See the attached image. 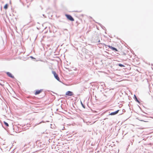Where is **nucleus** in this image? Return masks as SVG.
<instances>
[{
    "label": "nucleus",
    "mask_w": 153,
    "mask_h": 153,
    "mask_svg": "<svg viewBox=\"0 0 153 153\" xmlns=\"http://www.w3.org/2000/svg\"><path fill=\"white\" fill-rule=\"evenodd\" d=\"M52 73L53 74L55 78L58 80L59 81L60 79L58 74L55 71H52Z\"/></svg>",
    "instance_id": "nucleus-2"
},
{
    "label": "nucleus",
    "mask_w": 153,
    "mask_h": 153,
    "mask_svg": "<svg viewBox=\"0 0 153 153\" xmlns=\"http://www.w3.org/2000/svg\"><path fill=\"white\" fill-rule=\"evenodd\" d=\"M118 65L121 67H124V65L121 64H118Z\"/></svg>",
    "instance_id": "nucleus-11"
},
{
    "label": "nucleus",
    "mask_w": 153,
    "mask_h": 153,
    "mask_svg": "<svg viewBox=\"0 0 153 153\" xmlns=\"http://www.w3.org/2000/svg\"><path fill=\"white\" fill-rule=\"evenodd\" d=\"M108 46L110 49H111L113 50H114L116 51H117V49L114 47H113L111 46H110V45H108Z\"/></svg>",
    "instance_id": "nucleus-7"
},
{
    "label": "nucleus",
    "mask_w": 153,
    "mask_h": 153,
    "mask_svg": "<svg viewBox=\"0 0 153 153\" xmlns=\"http://www.w3.org/2000/svg\"><path fill=\"white\" fill-rule=\"evenodd\" d=\"M8 5L7 4H6L4 6V8L5 9V10H6L7 9V8H8Z\"/></svg>",
    "instance_id": "nucleus-9"
},
{
    "label": "nucleus",
    "mask_w": 153,
    "mask_h": 153,
    "mask_svg": "<svg viewBox=\"0 0 153 153\" xmlns=\"http://www.w3.org/2000/svg\"><path fill=\"white\" fill-rule=\"evenodd\" d=\"M43 91L42 89H40V90H36L35 91V95H36L37 94H39L41 93Z\"/></svg>",
    "instance_id": "nucleus-4"
},
{
    "label": "nucleus",
    "mask_w": 153,
    "mask_h": 153,
    "mask_svg": "<svg viewBox=\"0 0 153 153\" xmlns=\"http://www.w3.org/2000/svg\"><path fill=\"white\" fill-rule=\"evenodd\" d=\"M119 111V110H117V111H116L114 112H112L111 114H109V115H114L117 114V113H118Z\"/></svg>",
    "instance_id": "nucleus-6"
},
{
    "label": "nucleus",
    "mask_w": 153,
    "mask_h": 153,
    "mask_svg": "<svg viewBox=\"0 0 153 153\" xmlns=\"http://www.w3.org/2000/svg\"><path fill=\"white\" fill-rule=\"evenodd\" d=\"M76 12H80V11H76Z\"/></svg>",
    "instance_id": "nucleus-14"
},
{
    "label": "nucleus",
    "mask_w": 153,
    "mask_h": 153,
    "mask_svg": "<svg viewBox=\"0 0 153 153\" xmlns=\"http://www.w3.org/2000/svg\"><path fill=\"white\" fill-rule=\"evenodd\" d=\"M6 74L8 75V76L9 77L12 78H14V77L12 75V74L10 72H7L6 73Z\"/></svg>",
    "instance_id": "nucleus-5"
},
{
    "label": "nucleus",
    "mask_w": 153,
    "mask_h": 153,
    "mask_svg": "<svg viewBox=\"0 0 153 153\" xmlns=\"http://www.w3.org/2000/svg\"><path fill=\"white\" fill-rule=\"evenodd\" d=\"M134 99L137 102H138L140 104V102L137 100L136 96L134 95Z\"/></svg>",
    "instance_id": "nucleus-8"
},
{
    "label": "nucleus",
    "mask_w": 153,
    "mask_h": 153,
    "mask_svg": "<svg viewBox=\"0 0 153 153\" xmlns=\"http://www.w3.org/2000/svg\"><path fill=\"white\" fill-rule=\"evenodd\" d=\"M65 16L69 20L71 21H74V19L71 15L68 14H65Z\"/></svg>",
    "instance_id": "nucleus-1"
},
{
    "label": "nucleus",
    "mask_w": 153,
    "mask_h": 153,
    "mask_svg": "<svg viewBox=\"0 0 153 153\" xmlns=\"http://www.w3.org/2000/svg\"><path fill=\"white\" fill-rule=\"evenodd\" d=\"M65 95L67 96H72L74 94L72 92L68 91L66 93Z\"/></svg>",
    "instance_id": "nucleus-3"
},
{
    "label": "nucleus",
    "mask_w": 153,
    "mask_h": 153,
    "mask_svg": "<svg viewBox=\"0 0 153 153\" xmlns=\"http://www.w3.org/2000/svg\"><path fill=\"white\" fill-rule=\"evenodd\" d=\"M4 124L6 125V126H7V127L9 126V124H8L7 123V122H6L5 121H4Z\"/></svg>",
    "instance_id": "nucleus-10"
},
{
    "label": "nucleus",
    "mask_w": 153,
    "mask_h": 153,
    "mask_svg": "<svg viewBox=\"0 0 153 153\" xmlns=\"http://www.w3.org/2000/svg\"><path fill=\"white\" fill-rule=\"evenodd\" d=\"M0 85L2 86H3V85H2V84H1L0 83Z\"/></svg>",
    "instance_id": "nucleus-13"
},
{
    "label": "nucleus",
    "mask_w": 153,
    "mask_h": 153,
    "mask_svg": "<svg viewBox=\"0 0 153 153\" xmlns=\"http://www.w3.org/2000/svg\"><path fill=\"white\" fill-rule=\"evenodd\" d=\"M81 104L82 106V107L84 108H85V106H84V105H83V104H82V102H81Z\"/></svg>",
    "instance_id": "nucleus-12"
}]
</instances>
